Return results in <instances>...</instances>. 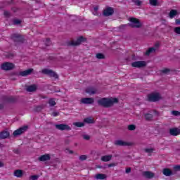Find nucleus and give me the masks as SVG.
I'll use <instances>...</instances> for the list:
<instances>
[{"label":"nucleus","mask_w":180,"mask_h":180,"mask_svg":"<svg viewBox=\"0 0 180 180\" xmlns=\"http://www.w3.org/2000/svg\"><path fill=\"white\" fill-rule=\"evenodd\" d=\"M118 102L119 100H117V98H103L98 101V105L104 108H110V106H113L115 103H117Z\"/></svg>","instance_id":"nucleus-1"},{"label":"nucleus","mask_w":180,"mask_h":180,"mask_svg":"<svg viewBox=\"0 0 180 180\" xmlns=\"http://www.w3.org/2000/svg\"><path fill=\"white\" fill-rule=\"evenodd\" d=\"M161 98V94L158 92H153L148 95V101L149 102H158Z\"/></svg>","instance_id":"nucleus-2"},{"label":"nucleus","mask_w":180,"mask_h":180,"mask_svg":"<svg viewBox=\"0 0 180 180\" xmlns=\"http://www.w3.org/2000/svg\"><path fill=\"white\" fill-rule=\"evenodd\" d=\"M42 74H45L46 75H49V77H52L55 78V79H58V75L54 71L49 69H43L41 71Z\"/></svg>","instance_id":"nucleus-3"},{"label":"nucleus","mask_w":180,"mask_h":180,"mask_svg":"<svg viewBox=\"0 0 180 180\" xmlns=\"http://www.w3.org/2000/svg\"><path fill=\"white\" fill-rule=\"evenodd\" d=\"M29 127H27V125L23 126L18 129L14 131L13 133V136H14V137H16V136H20V134H23L25 131H27Z\"/></svg>","instance_id":"nucleus-4"},{"label":"nucleus","mask_w":180,"mask_h":180,"mask_svg":"<svg viewBox=\"0 0 180 180\" xmlns=\"http://www.w3.org/2000/svg\"><path fill=\"white\" fill-rule=\"evenodd\" d=\"M131 23L129 24V26L131 27H136V29H139L141 27V22H140V20L137 18H131L130 19Z\"/></svg>","instance_id":"nucleus-5"},{"label":"nucleus","mask_w":180,"mask_h":180,"mask_svg":"<svg viewBox=\"0 0 180 180\" xmlns=\"http://www.w3.org/2000/svg\"><path fill=\"white\" fill-rule=\"evenodd\" d=\"M14 68L15 65L9 62H6L1 65V70H4V71H9L11 70H13Z\"/></svg>","instance_id":"nucleus-6"},{"label":"nucleus","mask_w":180,"mask_h":180,"mask_svg":"<svg viewBox=\"0 0 180 180\" xmlns=\"http://www.w3.org/2000/svg\"><path fill=\"white\" fill-rule=\"evenodd\" d=\"M55 127L57 129V130H60L62 131L64 130L70 131V130H71V127L65 124H55Z\"/></svg>","instance_id":"nucleus-7"},{"label":"nucleus","mask_w":180,"mask_h":180,"mask_svg":"<svg viewBox=\"0 0 180 180\" xmlns=\"http://www.w3.org/2000/svg\"><path fill=\"white\" fill-rule=\"evenodd\" d=\"M147 65V63L143 60L136 61L131 63L132 67H135V68H141L143 67H146Z\"/></svg>","instance_id":"nucleus-8"},{"label":"nucleus","mask_w":180,"mask_h":180,"mask_svg":"<svg viewBox=\"0 0 180 180\" xmlns=\"http://www.w3.org/2000/svg\"><path fill=\"white\" fill-rule=\"evenodd\" d=\"M95 102L94 98H83L81 99V103L84 105H92Z\"/></svg>","instance_id":"nucleus-9"},{"label":"nucleus","mask_w":180,"mask_h":180,"mask_svg":"<svg viewBox=\"0 0 180 180\" xmlns=\"http://www.w3.org/2000/svg\"><path fill=\"white\" fill-rule=\"evenodd\" d=\"M85 91L86 94H89V95H95V94H98V90L94 87H87Z\"/></svg>","instance_id":"nucleus-10"},{"label":"nucleus","mask_w":180,"mask_h":180,"mask_svg":"<svg viewBox=\"0 0 180 180\" xmlns=\"http://www.w3.org/2000/svg\"><path fill=\"white\" fill-rule=\"evenodd\" d=\"M114 12H115V11L111 7H109V8H106L105 10H104L103 15H104V16H112V15H113Z\"/></svg>","instance_id":"nucleus-11"},{"label":"nucleus","mask_w":180,"mask_h":180,"mask_svg":"<svg viewBox=\"0 0 180 180\" xmlns=\"http://www.w3.org/2000/svg\"><path fill=\"white\" fill-rule=\"evenodd\" d=\"M115 146H131V143L122 141V140L115 141Z\"/></svg>","instance_id":"nucleus-12"},{"label":"nucleus","mask_w":180,"mask_h":180,"mask_svg":"<svg viewBox=\"0 0 180 180\" xmlns=\"http://www.w3.org/2000/svg\"><path fill=\"white\" fill-rule=\"evenodd\" d=\"M169 134H171V136H178L180 134V129L178 128L170 129Z\"/></svg>","instance_id":"nucleus-13"},{"label":"nucleus","mask_w":180,"mask_h":180,"mask_svg":"<svg viewBox=\"0 0 180 180\" xmlns=\"http://www.w3.org/2000/svg\"><path fill=\"white\" fill-rule=\"evenodd\" d=\"M162 174L165 176H171V175H174V173L172 172V170H171V169H169V168L163 169Z\"/></svg>","instance_id":"nucleus-14"},{"label":"nucleus","mask_w":180,"mask_h":180,"mask_svg":"<svg viewBox=\"0 0 180 180\" xmlns=\"http://www.w3.org/2000/svg\"><path fill=\"white\" fill-rule=\"evenodd\" d=\"M32 72H33V69H28L27 70L20 72V75H21V77H26L27 75H30Z\"/></svg>","instance_id":"nucleus-15"},{"label":"nucleus","mask_w":180,"mask_h":180,"mask_svg":"<svg viewBox=\"0 0 180 180\" xmlns=\"http://www.w3.org/2000/svg\"><path fill=\"white\" fill-rule=\"evenodd\" d=\"M82 41H84V37H80L77 41H72L71 46H79Z\"/></svg>","instance_id":"nucleus-16"},{"label":"nucleus","mask_w":180,"mask_h":180,"mask_svg":"<svg viewBox=\"0 0 180 180\" xmlns=\"http://www.w3.org/2000/svg\"><path fill=\"white\" fill-rule=\"evenodd\" d=\"M10 136L9 131H3L0 132V139L1 140H4V139H8V137Z\"/></svg>","instance_id":"nucleus-17"},{"label":"nucleus","mask_w":180,"mask_h":180,"mask_svg":"<svg viewBox=\"0 0 180 180\" xmlns=\"http://www.w3.org/2000/svg\"><path fill=\"white\" fill-rule=\"evenodd\" d=\"M143 175L146 178H148V179H151V178H154L155 174L152 172L146 171V172H143Z\"/></svg>","instance_id":"nucleus-18"},{"label":"nucleus","mask_w":180,"mask_h":180,"mask_svg":"<svg viewBox=\"0 0 180 180\" xmlns=\"http://www.w3.org/2000/svg\"><path fill=\"white\" fill-rule=\"evenodd\" d=\"M12 39L14 41H22V36L19 34H13L12 35Z\"/></svg>","instance_id":"nucleus-19"},{"label":"nucleus","mask_w":180,"mask_h":180,"mask_svg":"<svg viewBox=\"0 0 180 180\" xmlns=\"http://www.w3.org/2000/svg\"><path fill=\"white\" fill-rule=\"evenodd\" d=\"M13 175L17 178H22V176H23V170L17 169L14 172Z\"/></svg>","instance_id":"nucleus-20"},{"label":"nucleus","mask_w":180,"mask_h":180,"mask_svg":"<svg viewBox=\"0 0 180 180\" xmlns=\"http://www.w3.org/2000/svg\"><path fill=\"white\" fill-rule=\"evenodd\" d=\"M26 89L27 92H36V90L37 89V86H36V84H33L31 86H28Z\"/></svg>","instance_id":"nucleus-21"},{"label":"nucleus","mask_w":180,"mask_h":180,"mask_svg":"<svg viewBox=\"0 0 180 180\" xmlns=\"http://www.w3.org/2000/svg\"><path fill=\"white\" fill-rule=\"evenodd\" d=\"M112 155L102 156L101 161H103L104 162H108V161H110V160H112Z\"/></svg>","instance_id":"nucleus-22"},{"label":"nucleus","mask_w":180,"mask_h":180,"mask_svg":"<svg viewBox=\"0 0 180 180\" xmlns=\"http://www.w3.org/2000/svg\"><path fill=\"white\" fill-rule=\"evenodd\" d=\"M39 161H49L50 160V155H43L39 158Z\"/></svg>","instance_id":"nucleus-23"},{"label":"nucleus","mask_w":180,"mask_h":180,"mask_svg":"<svg viewBox=\"0 0 180 180\" xmlns=\"http://www.w3.org/2000/svg\"><path fill=\"white\" fill-rule=\"evenodd\" d=\"M176 15H178V11H176V10H172L169 13L170 19H173V18H175Z\"/></svg>","instance_id":"nucleus-24"},{"label":"nucleus","mask_w":180,"mask_h":180,"mask_svg":"<svg viewBox=\"0 0 180 180\" xmlns=\"http://www.w3.org/2000/svg\"><path fill=\"white\" fill-rule=\"evenodd\" d=\"M96 179H106L107 176L105 174H97L95 176Z\"/></svg>","instance_id":"nucleus-25"},{"label":"nucleus","mask_w":180,"mask_h":180,"mask_svg":"<svg viewBox=\"0 0 180 180\" xmlns=\"http://www.w3.org/2000/svg\"><path fill=\"white\" fill-rule=\"evenodd\" d=\"M149 4L151 5V6H158V0H149Z\"/></svg>","instance_id":"nucleus-26"},{"label":"nucleus","mask_w":180,"mask_h":180,"mask_svg":"<svg viewBox=\"0 0 180 180\" xmlns=\"http://www.w3.org/2000/svg\"><path fill=\"white\" fill-rule=\"evenodd\" d=\"M84 122L85 123H89V124H92L95 123V122L94 121V120H92V118H91V117L85 118V119L84 120Z\"/></svg>","instance_id":"nucleus-27"},{"label":"nucleus","mask_w":180,"mask_h":180,"mask_svg":"<svg viewBox=\"0 0 180 180\" xmlns=\"http://www.w3.org/2000/svg\"><path fill=\"white\" fill-rule=\"evenodd\" d=\"M151 53H155V48H149L148 51H146V56H149L151 54Z\"/></svg>","instance_id":"nucleus-28"},{"label":"nucleus","mask_w":180,"mask_h":180,"mask_svg":"<svg viewBox=\"0 0 180 180\" xmlns=\"http://www.w3.org/2000/svg\"><path fill=\"white\" fill-rule=\"evenodd\" d=\"M144 151L148 154H151L152 153H154V151H155V149H154L153 148H145Z\"/></svg>","instance_id":"nucleus-29"},{"label":"nucleus","mask_w":180,"mask_h":180,"mask_svg":"<svg viewBox=\"0 0 180 180\" xmlns=\"http://www.w3.org/2000/svg\"><path fill=\"white\" fill-rule=\"evenodd\" d=\"M74 126H76V127H84L85 126V123L84 122H74Z\"/></svg>","instance_id":"nucleus-30"},{"label":"nucleus","mask_w":180,"mask_h":180,"mask_svg":"<svg viewBox=\"0 0 180 180\" xmlns=\"http://www.w3.org/2000/svg\"><path fill=\"white\" fill-rule=\"evenodd\" d=\"M49 103L50 106H56V100H54V98H51L49 99Z\"/></svg>","instance_id":"nucleus-31"},{"label":"nucleus","mask_w":180,"mask_h":180,"mask_svg":"<svg viewBox=\"0 0 180 180\" xmlns=\"http://www.w3.org/2000/svg\"><path fill=\"white\" fill-rule=\"evenodd\" d=\"M96 58H98V60H103V58H105V56L102 53H97L96 55Z\"/></svg>","instance_id":"nucleus-32"},{"label":"nucleus","mask_w":180,"mask_h":180,"mask_svg":"<svg viewBox=\"0 0 180 180\" xmlns=\"http://www.w3.org/2000/svg\"><path fill=\"white\" fill-rule=\"evenodd\" d=\"M145 118L146 120H151V119H153V115L146 114V115H145Z\"/></svg>","instance_id":"nucleus-33"},{"label":"nucleus","mask_w":180,"mask_h":180,"mask_svg":"<svg viewBox=\"0 0 180 180\" xmlns=\"http://www.w3.org/2000/svg\"><path fill=\"white\" fill-rule=\"evenodd\" d=\"M174 32L176 33V34H180V27H174Z\"/></svg>","instance_id":"nucleus-34"},{"label":"nucleus","mask_w":180,"mask_h":180,"mask_svg":"<svg viewBox=\"0 0 180 180\" xmlns=\"http://www.w3.org/2000/svg\"><path fill=\"white\" fill-rule=\"evenodd\" d=\"M13 25H20L22 23V21L20 20L15 19L13 20Z\"/></svg>","instance_id":"nucleus-35"},{"label":"nucleus","mask_w":180,"mask_h":180,"mask_svg":"<svg viewBox=\"0 0 180 180\" xmlns=\"http://www.w3.org/2000/svg\"><path fill=\"white\" fill-rule=\"evenodd\" d=\"M135 5H136L137 6H141V4H143V1H140V0H135L134 1Z\"/></svg>","instance_id":"nucleus-36"},{"label":"nucleus","mask_w":180,"mask_h":180,"mask_svg":"<svg viewBox=\"0 0 180 180\" xmlns=\"http://www.w3.org/2000/svg\"><path fill=\"white\" fill-rule=\"evenodd\" d=\"M172 115H173V116H180V112L176 110H173L172 111Z\"/></svg>","instance_id":"nucleus-37"},{"label":"nucleus","mask_w":180,"mask_h":180,"mask_svg":"<svg viewBox=\"0 0 180 180\" xmlns=\"http://www.w3.org/2000/svg\"><path fill=\"white\" fill-rule=\"evenodd\" d=\"M82 138L84 139V140H91V136L88 134H83Z\"/></svg>","instance_id":"nucleus-38"},{"label":"nucleus","mask_w":180,"mask_h":180,"mask_svg":"<svg viewBox=\"0 0 180 180\" xmlns=\"http://www.w3.org/2000/svg\"><path fill=\"white\" fill-rule=\"evenodd\" d=\"M128 129L130 131L136 130V125H134V124L129 125Z\"/></svg>","instance_id":"nucleus-39"},{"label":"nucleus","mask_w":180,"mask_h":180,"mask_svg":"<svg viewBox=\"0 0 180 180\" xmlns=\"http://www.w3.org/2000/svg\"><path fill=\"white\" fill-rule=\"evenodd\" d=\"M79 160L80 161H85V160H86L88 158V157L85 155H82L81 156H79Z\"/></svg>","instance_id":"nucleus-40"},{"label":"nucleus","mask_w":180,"mask_h":180,"mask_svg":"<svg viewBox=\"0 0 180 180\" xmlns=\"http://www.w3.org/2000/svg\"><path fill=\"white\" fill-rule=\"evenodd\" d=\"M30 179L32 180H38L39 179V176L37 175H32L30 176Z\"/></svg>","instance_id":"nucleus-41"},{"label":"nucleus","mask_w":180,"mask_h":180,"mask_svg":"<svg viewBox=\"0 0 180 180\" xmlns=\"http://www.w3.org/2000/svg\"><path fill=\"white\" fill-rule=\"evenodd\" d=\"M46 46H50L51 44V41H50V39H46L45 41Z\"/></svg>","instance_id":"nucleus-42"},{"label":"nucleus","mask_w":180,"mask_h":180,"mask_svg":"<svg viewBox=\"0 0 180 180\" xmlns=\"http://www.w3.org/2000/svg\"><path fill=\"white\" fill-rule=\"evenodd\" d=\"M170 71H171V70L166 68V69H163L162 70V72H163V74H168L169 72H170Z\"/></svg>","instance_id":"nucleus-43"},{"label":"nucleus","mask_w":180,"mask_h":180,"mask_svg":"<svg viewBox=\"0 0 180 180\" xmlns=\"http://www.w3.org/2000/svg\"><path fill=\"white\" fill-rule=\"evenodd\" d=\"M173 169H174L176 172L180 171V165L174 166Z\"/></svg>","instance_id":"nucleus-44"},{"label":"nucleus","mask_w":180,"mask_h":180,"mask_svg":"<svg viewBox=\"0 0 180 180\" xmlns=\"http://www.w3.org/2000/svg\"><path fill=\"white\" fill-rule=\"evenodd\" d=\"M125 172L126 174H130V172H131V168L130 167L127 168L125 170Z\"/></svg>","instance_id":"nucleus-45"},{"label":"nucleus","mask_w":180,"mask_h":180,"mask_svg":"<svg viewBox=\"0 0 180 180\" xmlns=\"http://www.w3.org/2000/svg\"><path fill=\"white\" fill-rule=\"evenodd\" d=\"M175 23L176 25H180V19H176Z\"/></svg>","instance_id":"nucleus-46"},{"label":"nucleus","mask_w":180,"mask_h":180,"mask_svg":"<svg viewBox=\"0 0 180 180\" xmlns=\"http://www.w3.org/2000/svg\"><path fill=\"white\" fill-rule=\"evenodd\" d=\"M52 115L54 116V117H56V116H58V112H54L52 113Z\"/></svg>","instance_id":"nucleus-47"},{"label":"nucleus","mask_w":180,"mask_h":180,"mask_svg":"<svg viewBox=\"0 0 180 180\" xmlns=\"http://www.w3.org/2000/svg\"><path fill=\"white\" fill-rule=\"evenodd\" d=\"M108 167H116V164L115 163H111L110 165H108Z\"/></svg>","instance_id":"nucleus-48"},{"label":"nucleus","mask_w":180,"mask_h":180,"mask_svg":"<svg viewBox=\"0 0 180 180\" xmlns=\"http://www.w3.org/2000/svg\"><path fill=\"white\" fill-rule=\"evenodd\" d=\"M4 166H5V165L4 164V162H1V160H0V168H2Z\"/></svg>","instance_id":"nucleus-49"},{"label":"nucleus","mask_w":180,"mask_h":180,"mask_svg":"<svg viewBox=\"0 0 180 180\" xmlns=\"http://www.w3.org/2000/svg\"><path fill=\"white\" fill-rule=\"evenodd\" d=\"M4 15H5V16H9V12L5 11Z\"/></svg>","instance_id":"nucleus-50"},{"label":"nucleus","mask_w":180,"mask_h":180,"mask_svg":"<svg viewBox=\"0 0 180 180\" xmlns=\"http://www.w3.org/2000/svg\"><path fill=\"white\" fill-rule=\"evenodd\" d=\"M94 11L96 12V13H94V15H96V12H98V7H95Z\"/></svg>","instance_id":"nucleus-51"},{"label":"nucleus","mask_w":180,"mask_h":180,"mask_svg":"<svg viewBox=\"0 0 180 180\" xmlns=\"http://www.w3.org/2000/svg\"><path fill=\"white\" fill-rule=\"evenodd\" d=\"M1 109H4V105H3V104H0V110H1Z\"/></svg>","instance_id":"nucleus-52"},{"label":"nucleus","mask_w":180,"mask_h":180,"mask_svg":"<svg viewBox=\"0 0 180 180\" xmlns=\"http://www.w3.org/2000/svg\"><path fill=\"white\" fill-rule=\"evenodd\" d=\"M69 153H70V154H74V152H73L72 150H70V151H69Z\"/></svg>","instance_id":"nucleus-53"}]
</instances>
